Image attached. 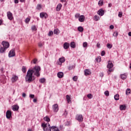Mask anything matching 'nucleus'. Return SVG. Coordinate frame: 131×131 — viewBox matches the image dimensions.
Wrapping results in <instances>:
<instances>
[{"label": "nucleus", "instance_id": "1", "mask_svg": "<svg viewBox=\"0 0 131 131\" xmlns=\"http://www.w3.org/2000/svg\"><path fill=\"white\" fill-rule=\"evenodd\" d=\"M29 70L31 71L32 73L37 76V77H39L40 76V67L38 66H35L33 69H30Z\"/></svg>", "mask_w": 131, "mask_h": 131}, {"label": "nucleus", "instance_id": "2", "mask_svg": "<svg viewBox=\"0 0 131 131\" xmlns=\"http://www.w3.org/2000/svg\"><path fill=\"white\" fill-rule=\"evenodd\" d=\"M32 71L28 70L27 75L25 77V79L26 82H31V81H33L34 80V76H33V74L31 72Z\"/></svg>", "mask_w": 131, "mask_h": 131}, {"label": "nucleus", "instance_id": "3", "mask_svg": "<svg viewBox=\"0 0 131 131\" xmlns=\"http://www.w3.org/2000/svg\"><path fill=\"white\" fill-rule=\"evenodd\" d=\"M41 126L43 128V131H51L52 127H51V125L49 123H42L41 124Z\"/></svg>", "mask_w": 131, "mask_h": 131}, {"label": "nucleus", "instance_id": "4", "mask_svg": "<svg viewBox=\"0 0 131 131\" xmlns=\"http://www.w3.org/2000/svg\"><path fill=\"white\" fill-rule=\"evenodd\" d=\"M107 68L108 69L107 72L108 74H110V72H113V63L112 61L109 60L107 65Z\"/></svg>", "mask_w": 131, "mask_h": 131}, {"label": "nucleus", "instance_id": "5", "mask_svg": "<svg viewBox=\"0 0 131 131\" xmlns=\"http://www.w3.org/2000/svg\"><path fill=\"white\" fill-rule=\"evenodd\" d=\"M75 18H79L78 20L80 22H84L85 20V16L84 15H80L79 13H77L75 15Z\"/></svg>", "mask_w": 131, "mask_h": 131}, {"label": "nucleus", "instance_id": "6", "mask_svg": "<svg viewBox=\"0 0 131 131\" xmlns=\"http://www.w3.org/2000/svg\"><path fill=\"white\" fill-rule=\"evenodd\" d=\"M52 110L53 112H58V111H59V105H58V104H55L53 105Z\"/></svg>", "mask_w": 131, "mask_h": 131}, {"label": "nucleus", "instance_id": "7", "mask_svg": "<svg viewBox=\"0 0 131 131\" xmlns=\"http://www.w3.org/2000/svg\"><path fill=\"white\" fill-rule=\"evenodd\" d=\"M2 45H3V48H5V49H8L9 47H10V43L9 42L3 41L2 42Z\"/></svg>", "mask_w": 131, "mask_h": 131}, {"label": "nucleus", "instance_id": "8", "mask_svg": "<svg viewBox=\"0 0 131 131\" xmlns=\"http://www.w3.org/2000/svg\"><path fill=\"white\" fill-rule=\"evenodd\" d=\"M76 119L79 121V122H81L83 121V117L82 115H77L76 117Z\"/></svg>", "mask_w": 131, "mask_h": 131}, {"label": "nucleus", "instance_id": "9", "mask_svg": "<svg viewBox=\"0 0 131 131\" xmlns=\"http://www.w3.org/2000/svg\"><path fill=\"white\" fill-rule=\"evenodd\" d=\"M16 53H15V49H12L9 52L8 56L9 58H11V57H15Z\"/></svg>", "mask_w": 131, "mask_h": 131}, {"label": "nucleus", "instance_id": "10", "mask_svg": "<svg viewBox=\"0 0 131 131\" xmlns=\"http://www.w3.org/2000/svg\"><path fill=\"white\" fill-rule=\"evenodd\" d=\"M7 15L9 20H13V19H14V17L13 16V14L11 12H7Z\"/></svg>", "mask_w": 131, "mask_h": 131}, {"label": "nucleus", "instance_id": "11", "mask_svg": "<svg viewBox=\"0 0 131 131\" xmlns=\"http://www.w3.org/2000/svg\"><path fill=\"white\" fill-rule=\"evenodd\" d=\"M12 116V112L10 110H8L6 112V118L10 119Z\"/></svg>", "mask_w": 131, "mask_h": 131}, {"label": "nucleus", "instance_id": "12", "mask_svg": "<svg viewBox=\"0 0 131 131\" xmlns=\"http://www.w3.org/2000/svg\"><path fill=\"white\" fill-rule=\"evenodd\" d=\"M18 77L17 76H16V75H13L11 78L12 82H16V81L18 80Z\"/></svg>", "mask_w": 131, "mask_h": 131}, {"label": "nucleus", "instance_id": "13", "mask_svg": "<svg viewBox=\"0 0 131 131\" xmlns=\"http://www.w3.org/2000/svg\"><path fill=\"white\" fill-rule=\"evenodd\" d=\"M40 18H45V19H47V18H48V14L46 13L41 12L40 13Z\"/></svg>", "mask_w": 131, "mask_h": 131}, {"label": "nucleus", "instance_id": "14", "mask_svg": "<svg viewBox=\"0 0 131 131\" xmlns=\"http://www.w3.org/2000/svg\"><path fill=\"white\" fill-rule=\"evenodd\" d=\"M97 13L98 15H99V16H103L104 14H105V12L104 11V10L100 9L99 10Z\"/></svg>", "mask_w": 131, "mask_h": 131}, {"label": "nucleus", "instance_id": "15", "mask_svg": "<svg viewBox=\"0 0 131 131\" xmlns=\"http://www.w3.org/2000/svg\"><path fill=\"white\" fill-rule=\"evenodd\" d=\"M69 47H70V44L68 42H64L63 43V49L64 50H68V49H69Z\"/></svg>", "mask_w": 131, "mask_h": 131}, {"label": "nucleus", "instance_id": "16", "mask_svg": "<svg viewBox=\"0 0 131 131\" xmlns=\"http://www.w3.org/2000/svg\"><path fill=\"white\" fill-rule=\"evenodd\" d=\"M59 62H58V65H61V63H64L65 62V58L63 57L59 59Z\"/></svg>", "mask_w": 131, "mask_h": 131}, {"label": "nucleus", "instance_id": "17", "mask_svg": "<svg viewBox=\"0 0 131 131\" xmlns=\"http://www.w3.org/2000/svg\"><path fill=\"white\" fill-rule=\"evenodd\" d=\"M64 76V73L62 72H59L57 73V77L58 78H62Z\"/></svg>", "mask_w": 131, "mask_h": 131}, {"label": "nucleus", "instance_id": "18", "mask_svg": "<svg viewBox=\"0 0 131 131\" xmlns=\"http://www.w3.org/2000/svg\"><path fill=\"white\" fill-rule=\"evenodd\" d=\"M61 8H62V4H58L56 8V10L57 12H59L61 10Z\"/></svg>", "mask_w": 131, "mask_h": 131}, {"label": "nucleus", "instance_id": "19", "mask_svg": "<svg viewBox=\"0 0 131 131\" xmlns=\"http://www.w3.org/2000/svg\"><path fill=\"white\" fill-rule=\"evenodd\" d=\"M92 72H90V70H84V75L87 76V75H91Z\"/></svg>", "mask_w": 131, "mask_h": 131}, {"label": "nucleus", "instance_id": "20", "mask_svg": "<svg viewBox=\"0 0 131 131\" xmlns=\"http://www.w3.org/2000/svg\"><path fill=\"white\" fill-rule=\"evenodd\" d=\"M13 111H18L19 110V106L18 105H14L12 106Z\"/></svg>", "mask_w": 131, "mask_h": 131}, {"label": "nucleus", "instance_id": "21", "mask_svg": "<svg viewBox=\"0 0 131 131\" xmlns=\"http://www.w3.org/2000/svg\"><path fill=\"white\" fill-rule=\"evenodd\" d=\"M51 131H60V130H59V128H58V127L55 126H51Z\"/></svg>", "mask_w": 131, "mask_h": 131}, {"label": "nucleus", "instance_id": "22", "mask_svg": "<svg viewBox=\"0 0 131 131\" xmlns=\"http://www.w3.org/2000/svg\"><path fill=\"white\" fill-rule=\"evenodd\" d=\"M70 47L73 49H75V47H76V46L75 45V42H74V41L71 42L70 44Z\"/></svg>", "mask_w": 131, "mask_h": 131}, {"label": "nucleus", "instance_id": "23", "mask_svg": "<svg viewBox=\"0 0 131 131\" xmlns=\"http://www.w3.org/2000/svg\"><path fill=\"white\" fill-rule=\"evenodd\" d=\"M66 98L68 103H69V104L71 103V98L69 96V95H67Z\"/></svg>", "mask_w": 131, "mask_h": 131}, {"label": "nucleus", "instance_id": "24", "mask_svg": "<svg viewBox=\"0 0 131 131\" xmlns=\"http://www.w3.org/2000/svg\"><path fill=\"white\" fill-rule=\"evenodd\" d=\"M6 50H7L5 47H1L0 48V53H4L6 52Z\"/></svg>", "mask_w": 131, "mask_h": 131}, {"label": "nucleus", "instance_id": "25", "mask_svg": "<svg viewBox=\"0 0 131 131\" xmlns=\"http://www.w3.org/2000/svg\"><path fill=\"white\" fill-rule=\"evenodd\" d=\"M43 120H45V121H47V122H50V121H51V119L48 116H46L45 117H44Z\"/></svg>", "mask_w": 131, "mask_h": 131}, {"label": "nucleus", "instance_id": "26", "mask_svg": "<svg viewBox=\"0 0 131 131\" xmlns=\"http://www.w3.org/2000/svg\"><path fill=\"white\" fill-rule=\"evenodd\" d=\"M127 77V76L126 75V74L121 75V78L122 79H126Z\"/></svg>", "mask_w": 131, "mask_h": 131}, {"label": "nucleus", "instance_id": "27", "mask_svg": "<svg viewBox=\"0 0 131 131\" xmlns=\"http://www.w3.org/2000/svg\"><path fill=\"white\" fill-rule=\"evenodd\" d=\"M114 99L116 100V101H118L119 100V94H116L114 96Z\"/></svg>", "mask_w": 131, "mask_h": 131}, {"label": "nucleus", "instance_id": "28", "mask_svg": "<svg viewBox=\"0 0 131 131\" xmlns=\"http://www.w3.org/2000/svg\"><path fill=\"white\" fill-rule=\"evenodd\" d=\"M94 20L95 21H99V20H100V17H99V16L95 15L94 17Z\"/></svg>", "mask_w": 131, "mask_h": 131}, {"label": "nucleus", "instance_id": "29", "mask_svg": "<svg viewBox=\"0 0 131 131\" xmlns=\"http://www.w3.org/2000/svg\"><path fill=\"white\" fill-rule=\"evenodd\" d=\"M104 5V2L103 1V0H100L98 2V6H103Z\"/></svg>", "mask_w": 131, "mask_h": 131}, {"label": "nucleus", "instance_id": "30", "mask_svg": "<svg viewBox=\"0 0 131 131\" xmlns=\"http://www.w3.org/2000/svg\"><path fill=\"white\" fill-rule=\"evenodd\" d=\"M130 94V89H127L126 90V95L127 96H128Z\"/></svg>", "mask_w": 131, "mask_h": 131}, {"label": "nucleus", "instance_id": "31", "mask_svg": "<svg viewBox=\"0 0 131 131\" xmlns=\"http://www.w3.org/2000/svg\"><path fill=\"white\" fill-rule=\"evenodd\" d=\"M39 82H40L41 83H45V82H46V79H45L44 78H41L39 80Z\"/></svg>", "mask_w": 131, "mask_h": 131}, {"label": "nucleus", "instance_id": "32", "mask_svg": "<svg viewBox=\"0 0 131 131\" xmlns=\"http://www.w3.org/2000/svg\"><path fill=\"white\" fill-rule=\"evenodd\" d=\"M125 108H126V107H125V105H120V109L121 110H125Z\"/></svg>", "mask_w": 131, "mask_h": 131}, {"label": "nucleus", "instance_id": "33", "mask_svg": "<svg viewBox=\"0 0 131 131\" xmlns=\"http://www.w3.org/2000/svg\"><path fill=\"white\" fill-rule=\"evenodd\" d=\"M78 30L80 32H82V31H83V28L82 27H78Z\"/></svg>", "mask_w": 131, "mask_h": 131}, {"label": "nucleus", "instance_id": "34", "mask_svg": "<svg viewBox=\"0 0 131 131\" xmlns=\"http://www.w3.org/2000/svg\"><path fill=\"white\" fill-rule=\"evenodd\" d=\"M54 34L58 35L59 34V29H56L54 30Z\"/></svg>", "mask_w": 131, "mask_h": 131}, {"label": "nucleus", "instance_id": "35", "mask_svg": "<svg viewBox=\"0 0 131 131\" xmlns=\"http://www.w3.org/2000/svg\"><path fill=\"white\" fill-rule=\"evenodd\" d=\"M37 10H41V5L38 4L36 7Z\"/></svg>", "mask_w": 131, "mask_h": 131}, {"label": "nucleus", "instance_id": "36", "mask_svg": "<svg viewBox=\"0 0 131 131\" xmlns=\"http://www.w3.org/2000/svg\"><path fill=\"white\" fill-rule=\"evenodd\" d=\"M54 34V32L52 31H49V33L48 34V36H52Z\"/></svg>", "mask_w": 131, "mask_h": 131}, {"label": "nucleus", "instance_id": "37", "mask_svg": "<svg viewBox=\"0 0 131 131\" xmlns=\"http://www.w3.org/2000/svg\"><path fill=\"white\" fill-rule=\"evenodd\" d=\"M75 66H73V65H70L69 66V70H72V69H73L74 68H75Z\"/></svg>", "mask_w": 131, "mask_h": 131}, {"label": "nucleus", "instance_id": "38", "mask_svg": "<svg viewBox=\"0 0 131 131\" xmlns=\"http://www.w3.org/2000/svg\"><path fill=\"white\" fill-rule=\"evenodd\" d=\"M113 36H115V37H117V36H118V32H114L113 33Z\"/></svg>", "mask_w": 131, "mask_h": 131}, {"label": "nucleus", "instance_id": "39", "mask_svg": "<svg viewBox=\"0 0 131 131\" xmlns=\"http://www.w3.org/2000/svg\"><path fill=\"white\" fill-rule=\"evenodd\" d=\"M83 48H88V42H84L83 43Z\"/></svg>", "mask_w": 131, "mask_h": 131}, {"label": "nucleus", "instance_id": "40", "mask_svg": "<svg viewBox=\"0 0 131 131\" xmlns=\"http://www.w3.org/2000/svg\"><path fill=\"white\" fill-rule=\"evenodd\" d=\"M87 97L89 99H92L93 98V95L92 94H89L87 95Z\"/></svg>", "mask_w": 131, "mask_h": 131}, {"label": "nucleus", "instance_id": "41", "mask_svg": "<svg viewBox=\"0 0 131 131\" xmlns=\"http://www.w3.org/2000/svg\"><path fill=\"white\" fill-rule=\"evenodd\" d=\"M104 95H105L106 97H109V91H106L104 92Z\"/></svg>", "mask_w": 131, "mask_h": 131}, {"label": "nucleus", "instance_id": "42", "mask_svg": "<svg viewBox=\"0 0 131 131\" xmlns=\"http://www.w3.org/2000/svg\"><path fill=\"white\" fill-rule=\"evenodd\" d=\"M43 45H45V43H41L40 42L38 43V47L39 48H41L42 47H43Z\"/></svg>", "mask_w": 131, "mask_h": 131}, {"label": "nucleus", "instance_id": "43", "mask_svg": "<svg viewBox=\"0 0 131 131\" xmlns=\"http://www.w3.org/2000/svg\"><path fill=\"white\" fill-rule=\"evenodd\" d=\"M22 71H23V72H24V73H25V72H26V67H23Z\"/></svg>", "mask_w": 131, "mask_h": 131}, {"label": "nucleus", "instance_id": "44", "mask_svg": "<svg viewBox=\"0 0 131 131\" xmlns=\"http://www.w3.org/2000/svg\"><path fill=\"white\" fill-rule=\"evenodd\" d=\"M106 47L108 48V49H111L112 48V45L107 43L106 45Z\"/></svg>", "mask_w": 131, "mask_h": 131}, {"label": "nucleus", "instance_id": "45", "mask_svg": "<svg viewBox=\"0 0 131 131\" xmlns=\"http://www.w3.org/2000/svg\"><path fill=\"white\" fill-rule=\"evenodd\" d=\"M77 79H78V78H77V76H75L73 77V80L74 81H77Z\"/></svg>", "mask_w": 131, "mask_h": 131}, {"label": "nucleus", "instance_id": "46", "mask_svg": "<svg viewBox=\"0 0 131 131\" xmlns=\"http://www.w3.org/2000/svg\"><path fill=\"white\" fill-rule=\"evenodd\" d=\"M29 21H30V18L29 17L26 18V19H25L26 23H27V24L29 22Z\"/></svg>", "mask_w": 131, "mask_h": 131}, {"label": "nucleus", "instance_id": "47", "mask_svg": "<svg viewBox=\"0 0 131 131\" xmlns=\"http://www.w3.org/2000/svg\"><path fill=\"white\" fill-rule=\"evenodd\" d=\"M118 17H119V18H121L122 17V12H119Z\"/></svg>", "mask_w": 131, "mask_h": 131}, {"label": "nucleus", "instance_id": "48", "mask_svg": "<svg viewBox=\"0 0 131 131\" xmlns=\"http://www.w3.org/2000/svg\"><path fill=\"white\" fill-rule=\"evenodd\" d=\"M33 63L34 64H36V63H37V59L36 58H35L34 59H33Z\"/></svg>", "mask_w": 131, "mask_h": 131}, {"label": "nucleus", "instance_id": "49", "mask_svg": "<svg viewBox=\"0 0 131 131\" xmlns=\"http://www.w3.org/2000/svg\"><path fill=\"white\" fill-rule=\"evenodd\" d=\"M32 30H36V27H35V26H33L32 27Z\"/></svg>", "mask_w": 131, "mask_h": 131}, {"label": "nucleus", "instance_id": "50", "mask_svg": "<svg viewBox=\"0 0 131 131\" xmlns=\"http://www.w3.org/2000/svg\"><path fill=\"white\" fill-rule=\"evenodd\" d=\"M29 97H30V98H31L32 99H33L34 98V95L30 94Z\"/></svg>", "mask_w": 131, "mask_h": 131}, {"label": "nucleus", "instance_id": "51", "mask_svg": "<svg viewBox=\"0 0 131 131\" xmlns=\"http://www.w3.org/2000/svg\"><path fill=\"white\" fill-rule=\"evenodd\" d=\"M0 71H1V73H5V71H4V68H2L0 69Z\"/></svg>", "mask_w": 131, "mask_h": 131}, {"label": "nucleus", "instance_id": "52", "mask_svg": "<svg viewBox=\"0 0 131 131\" xmlns=\"http://www.w3.org/2000/svg\"><path fill=\"white\" fill-rule=\"evenodd\" d=\"M97 62H101V57H98L97 59H96Z\"/></svg>", "mask_w": 131, "mask_h": 131}, {"label": "nucleus", "instance_id": "53", "mask_svg": "<svg viewBox=\"0 0 131 131\" xmlns=\"http://www.w3.org/2000/svg\"><path fill=\"white\" fill-rule=\"evenodd\" d=\"M67 114H68V112H67V111H65L64 113H63V115L64 116H67Z\"/></svg>", "mask_w": 131, "mask_h": 131}, {"label": "nucleus", "instance_id": "54", "mask_svg": "<svg viewBox=\"0 0 131 131\" xmlns=\"http://www.w3.org/2000/svg\"><path fill=\"white\" fill-rule=\"evenodd\" d=\"M105 51H102V52H101V56H105Z\"/></svg>", "mask_w": 131, "mask_h": 131}, {"label": "nucleus", "instance_id": "55", "mask_svg": "<svg viewBox=\"0 0 131 131\" xmlns=\"http://www.w3.org/2000/svg\"><path fill=\"white\" fill-rule=\"evenodd\" d=\"M97 48H101V44H100L99 43H97Z\"/></svg>", "mask_w": 131, "mask_h": 131}, {"label": "nucleus", "instance_id": "56", "mask_svg": "<svg viewBox=\"0 0 131 131\" xmlns=\"http://www.w3.org/2000/svg\"><path fill=\"white\" fill-rule=\"evenodd\" d=\"M61 3H67V0H60Z\"/></svg>", "mask_w": 131, "mask_h": 131}, {"label": "nucleus", "instance_id": "57", "mask_svg": "<svg viewBox=\"0 0 131 131\" xmlns=\"http://www.w3.org/2000/svg\"><path fill=\"white\" fill-rule=\"evenodd\" d=\"M22 97H23V98H25V97H26V94H25L24 93H23Z\"/></svg>", "mask_w": 131, "mask_h": 131}, {"label": "nucleus", "instance_id": "58", "mask_svg": "<svg viewBox=\"0 0 131 131\" xmlns=\"http://www.w3.org/2000/svg\"><path fill=\"white\" fill-rule=\"evenodd\" d=\"M110 28H111V29H114V26H113V25L110 26Z\"/></svg>", "mask_w": 131, "mask_h": 131}, {"label": "nucleus", "instance_id": "59", "mask_svg": "<svg viewBox=\"0 0 131 131\" xmlns=\"http://www.w3.org/2000/svg\"><path fill=\"white\" fill-rule=\"evenodd\" d=\"M100 76H101V77H103V76H104V74L103 73H100Z\"/></svg>", "mask_w": 131, "mask_h": 131}, {"label": "nucleus", "instance_id": "60", "mask_svg": "<svg viewBox=\"0 0 131 131\" xmlns=\"http://www.w3.org/2000/svg\"><path fill=\"white\" fill-rule=\"evenodd\" d=\"M18 3H19V0H14L15 4H18Z\"/></svg>", "mask_w": 131, "mask_h": 131}, {"label": "nucleus", "instance_id": "61", "mask_svg": "<svg viewBox=\"0 0 131 131\" xmlns=\"http://www.w3.org/2000/svg\"><path fill=\"white\" fill-rule=\"evenodd\" d=\"M33 101L34 103H36V102H37V100L36 99H34Z\"/></svg>", "mask_w": 131, "mask_h": 131}, {"label": "nucleus", "instance_id": "62", "mask_svg": "<svg viewBox=\"0 0 131 131\" xmlns=\"http://www.w3.org/2000/svg\"><path fill=\"white\" fill-rule=\"evenodd\" d=\"M112 7V4L111 3L108 4V7L111 8Z\"/></svg>", "mask_w": 131, "mask_h": 131}, {"label": "nucleus", "instance_id": "63", "mask_svg": "<svg viewBox=\"0 0 131 131\" xmlns=\"http://www.w3.org/2000/svg\"><path fill=\"white\" fill-rule=\"evenodd\" d=\"M21 3H24L25 2V0H19Z\"/></svg>", "mask_w": 131, "mask_h": 131}, {"label": "nucleus", "instance_id": "64", "mask_svg": "<svg viewBox=\"0 0 131 131\" xmlns=\"http://www.w3.org/2000/svg\"><path fill=\"white\" fill-rule=\"evenodd\" d=\"M128 36H131V32H129L128 33Z\"/></svg>", "mask_w": 131, "mask_h": 131}]
</instances>
